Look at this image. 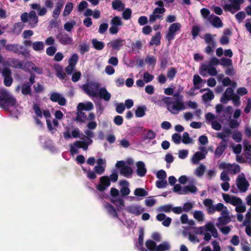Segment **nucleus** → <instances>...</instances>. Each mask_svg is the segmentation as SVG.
<instances>
[{
  "mask_svg": "<svg viewBox=\"0 0 251 251\" xmlns=\"http://www.w3.org/2000/svg\"><path fill=\"white\" fill-rule=\"evenodd\" d=\"M125 43V41L124 40L116 39L110 42L108 44V46L111 47L113 50H119Z\"/></svg>",
  "mask_w": 251,
  "mask_h": 251,
  "instance_id": "21",
  "label": "nucleus"
},
{
  "mask_svg": "<svg viewBox=\"0 0 251 251\" xmlns=\"http://www.w3.org/2000/svg\"><path fill=\"white\" fill-rule=\"evenodd\" d=\"M63 5V3L58 2L56 3L54 10L52 13V16L55 18L57 19L59 17L61 9Z\"/></svg>",
  "mask_w": 251,
  "mask_h": 251,
  "instance_id": "42",
  "label": "nucleus"
},
{
  "mask_svg": "<svg viewBox=\"0 0 251 251\" xmlns=\"http://www.w3.org/2000/svg\"><path fill=\"white\" fill-rule=\"evenodd\" d=\"M16 103V99L10 92L5 90L0 91V106L8 109L10 107L15 106Z\"/></svg>",
  "mask_w": 251,
  "mask_h": 251,
  "instance_id": "3",
  "label": "nucleus"
},
{
  "mask_svg": "<svg viewBox=\"0 0 251 251\" xmlns=\"http://www.w3.org/2000/svg\"><path fill=\"white\" fill-rule=\"evenodd\" d=\"M156 219L159 221H162V225L166 227L170 226L172 219L169 217H167L164 214L160 213L157 215Z\"/></svg>",
  "mask_w": 251,
  "mask_h": 251,
  "instance_id": "28",
  "label": "nucleus"
},
{
  "mask_svg": "<svg viewBox=\"0 0 251 251\" xmlns=\"http://www.w3.org/2000/svg\"><path fill=\"white\" fill-rule=\"evenodd\" d=\"M251 221L249 220H244L243 225L246 226L245 232L247 235L251 237Z\"/></svg>",
  "mask_w": 251,
  "mask_h": 251,
  "instance_id": "48",
  "label": "nucleus"
},
{
  "mask_svg": "<svg viewBox=\"0 0 251 251\" xmlns=\"http://www.w3.org/2000/svg\"><path fill=\"white\" fill-rule=\"evenodd\" d=\"M137 174L140 176H144L147 172V169L145 163L142 161H138L136 163Z\"/></svg>",
  "mask_w": 251,
  "mask_h": 251,
  "instance_id": "29",
  "label": "nucleus"
},
{
  "mask_svg": "<svg viewBox=\"0 0 251 251\" xmlns=\"http://www.w3.org/2000/svg\"><path fill=\"white\" fill-rule=\"evenodd\" d=\"M120 185L122 186L120 189V193L122 196H127L130 192V190L128 188L129 183L126 180H123L120 182Z\"/></svg>",
  "mask_w": 251,
  "mask_h": 251,
  "instance_id": "30",
  "label": "nucleus"
},
{
  "mask_svg": "<svg viewBox=\"0 0 251 251\" xmlns=\"http://www.w3.org/2000/svg\"><path fill=\"white\" fill-rule=\"evenodd\" d=\"M167 185L166 179H159L156 182V186L158 188H165Z\"/></svg>",
  "mask_w": 251,
  "mask_h": 251,
  "instance_id": "59",
  "label": "nucleus"
},
{
  "mask_svg": "<svg viewBox=\"0 0 251 251\" xmlns=\"http://www.w3.org/2000/svg\"><path fill=\"white\" fill-rule=\"evenodd\" d=\"M29 24L31 27L36 26L38 22V19L34 11H31L29 13Z\"/></svg>",
  "mask_w": 251,
  "mask_h": 251,
  "instance_id": "31",
  "label": "nucleus"
},
{
  "mask_svg": "<svg viewBox=\"0 0 251 251\" xmlns=\"http://www.w3.org/2000/svg\"><path fill=\"white\" fill-rule=\"evenodd\" d=\"M92 42L94 47L97 50H100L104 47L103 43L101 41H99L97 39H93Z\"/></svg>",
  "mask_w": 251,
  "mask_h": 251,
  "instance_id": "57",
  "label": "nucleus"
},
{
  "mask_svg": "<svg viewBox=\"0 0 251 251\" xmlns=\"http://www.w3.org/2000/svg\"><path fill=\"white\" fill-rule=\"evenodd\" d=\"M126 210L128 213L135 215H139L144 211L143 207L136 204H132L127 206Z\"/></svg>",
  "mask_w": 251,
  "mask_h": 251,
  "instance_id": "19",
  "label": "nucleus"
},
{
  "mask_svg": "<svg viewBox=\"0 0 251 251\" xmlns=\"http://www.w3.org/2000/svg\"><path fill=\"white\" fill-rule=\"evenodd\" d=\"M207 91V92L204 94L202 96V99L204 101H209L213 100L214 98V95L213 92L209 89H203L201 90V92L203 91Z\"/></svg>",
  "mask_w": 251,
  "mask_h": 251,
  "instance_id": "36",
  "label": "nucleus"
},
{
  "mask_svg": "<svg viewBox=\"0 0 251 251\" xmlns=\"http://www.w3.org/2000/svg\"><path fill=\"white\" fill-rule=\"evenodd\" d=\"M104 207L110 215L113 217H117V213L114 207L111 204L105 203Z\"/></svg>",
  "mask_w": 251,
  "mask_h": 251,
  "instance_id": "37",
  "label": "nucleus"
},
{
  "mask_svg": "<svg viewBox=\"0 0 251 251\" xmlns=\"http://www.w3.org/2000/svg\"><path fill=\"white\" fill-rule=\"evenodd\" d=\"M74 4L72 2H68L65 7L63 12V16L64 17L68 16L72 11Z\"/></svg>",
  "mask_w": 251,
  "mask_h": 251,
  "instance_id": "47",
  "label": "nucleus"
},
{
  "mask_svg": "<svg viewBox=\"0 0 251 251\" xmlns=\"http://www.w3.org/2000/svg\"><path fill=\"white\" fill-rule=\"evenodd\" d=\"M193 216L195 220L200 223H203L205 220V216L202 211H195L194 212Z\"/></svg>",
  "mask_w": 251,
  "mask_h": 251,
  "instance_id": "38",
  "label": "nucleus"
},
{
  "mask_svg": "<svg viewBox=\"0 0 251 251\" xmlns=\"http://www.w3.org/2000/svg\"><path fill=\"white\" fill-rule=\"evenodd\" d=\"M206 166L203 164H201L194 171V174L197 176L201 177L204 174L206 170Z\"/></svg>",
  "mask_w": 251,
  "mask_h": 251,
  "instance_id": "35",
  "label": "nucleus"
},
{
  "mask_svg": "<svg viewBox=\"0 0 251 251\" xmlns=\"http://www.w3.org/2000/svg\"><path fill=\"white\" fill-rule=\"evenodd\" d=\"M230 134L229 129L222 132H219L217 134V137L222 140H227L226 138L228 137Z\"/></svg>",
  "mask_w": 251,
  "mask_h": 251,
  "instance_id": "62",
  "label": "nucleus"
},
{
  "mask_svg": "<svg viewBox=\"0 0 251 251\" xmlns=\"http://www.w3.org/2000/svg\"><path fill=\"white\" fill-rule=\"evenodd\" d=\"M236 185L242 192H245L247 190L250 184L243 173L238 176L236 179Z\"/></svg>",
  "mask_w": 251,
  "mask_h": 251,
  "instance_id": "7",
  "label": "nucleus"
},
{
  "mask_svg": "<svg viewBox=\"0 0 251 251\" xmlns=\"http://www.w3.org/2000/svg\"><path fill=\"white\" fill-rule=\"evenodd\" d=\"M25 66H27L26 71L29 73H31L33 71L39 75L42 74L43 73V68L36 67L35 65L31 61L25 62Z\"/></svg>",
  "mask_w": 251,
  "mask_h": 251,
  "instance_id": "17",
  "label": "nucleus"
},
{
  "mask_svg": "<svg viewBox=\"0 0 251 251\" xmlns=\"http://www.w3.org/2000/svg\"><path fill=\"white\" fill-rule=\"evenodd\" d=\"M32 47L34 50L42 52L44 49V44L42 41H36L32 43Z\"/></svg>",
  "mask_w": 251,
  "mask_h": 251,
  "instance_id": "40",
  "label": "nucleus"
},
{
  "mask_svg": "<svg viewBox=\"0 0 251 251\" xmlns=\"http://www.w3.org/2000/svg\"><path fill=\"white\" fill-rule=\"evenodd\" d=\"M100 86V85L98 82L90 81L83 85L82 89L89 96L93 98L98 96Z\"/></svg>",
  "mask_w": 251,
  "mask_h": 251,
  "instance_id": "4",
  "label": "nucleus"
},
{
  "mask_svg": "<svg viewBox=\"0 0 251 251\" xmlns=\"http://www.w3.org/2000/svg\"><path fill=\"white\" fill-rule=\"evenodd\" d=\"M162 102L166 105L167 109L173 114H177L186 109L185 103L182 100V97L173 100L170 97H164Z\"/></svg>",
  "mask_w": 251,
  "mask_h": 251,
  "instance_id": "1",
  "label": "nucleus"
},
{
  "mask_svg": "<svg viewBox=\"0 0 251 251\" xmlns=\"http://www.w3.org/2000/svg\"><path fill=\"white\" fill-rule=\"evenodd\" d=\"M44 117L46 119V122L48 128L49 130L51 132L54 133L56 131V128L53 126V124L52 125L51 121L50 120V118L51 117V114L49 110H44L43 111Z\"/></svg>",
  "mask_w": 251,
  "mask_h": 251,
  "instance_id": "22",
  "label": "nucleus"
},
{
  "mask_svg": "<svg viewBox=\"0 0 251 251\" xmlns=\"http://www.w3.org/2000/svg\"><path fill=\"white\" fill-rule=\"evenodd\" d=\"M33 109L34 112L36 115V116L34 117V120L36 124L40 126V127L43 126V123L41 121L42 119L43 116H44L43 111L44 110H47V109L41 110L37 103H34L33 106Z\"/></svg>",
  "mask_w": 251,
  "mask_h": 251,
  "instance_id": "13",
  "label": "nucleus"
},
{
  "mask_svg": "<svg viewBox=\"0 0 251 251\" xmlns=\"http://www.w3.org/2000/svg\"><path fill=\"white\" fill-rule=\"evenodd\" d=\"M180 220L183 224H189L190 225H194V223L193 221H189L188 216L187 214H182L180 217Z\"/></svg>",
  "mask_w": 251,
  "mask_h": 251,
  "instance_id": "60",
  "label": "nucleus"
},
{
  "mask_svg": "<svg viewBox=\"0 0 251 251\" xmlns=\"http://www.w3.org/2000/svg\"><path fill=\"white\" fill-rule=\"evenodd\" d=\"M245 154L246 157L251 159V145L249 144H245Z\"/></svg>",
  "mask_w": 251,
  "mask_h": 251,
  "instance_id": "64",
  "label": "nucleus"
},
{
  "mask_svg": "<svg viewBox=\"0 0 251 251\" xmlns=\"http://www.w3.org/2000/svg\"><path fill=\"white\" fill-rule=\"evenodd\" d=\"M111 201L117 206L118 210H121L125 207L124 200L121 198L111 199Z\"/></svg>",
  "mask_w": 251,
  "mask_h": 251,
  "instance_id": "45",
  "label": "nucleus"
},
{
  "mask_svg": "<svg viewBox=\"0 0 251 251\" xmlns=\"http://www.w3.org/2000/svg\"><path fill=\"white\" fill-rule=\"evenodd\" d=\"M218 166L220 169L226 170L230 174H237L240 171V166L237 164H230L222 162Z\"/></svg>",
  "mask_w": 251,
  "mask_h": 251,
  "instance_id": "11",
  "label": "nucleus"
},
{
  "mask_svg": "<svg viewBox=\"0 0 251 251\" xmlns=\"http://www.w3.org/2000/svg\"><path fill=\"white\" fill-rule=\"evenodd\" d=\"M154 78L153 75L150 74L148 72H145L143 75V80L145 83H149Z\"/></svg>",
  "mask_w": 251,
  "mask_h": 251,
  "instance_id": "63",
  "label": "nucleus"
},
{
  "mask_svg": "<svg viewBox=\"0 0 251 251\" xmlns=\"http://www.w3.org/2000/svg\"><path fill=\"white\" fill-rule=\"evenodd\" d=\"M182 142L185 144H193V140L190 137L187 132H184L183 134Z\"/></svg>",
  "mask_w": 251,
  "mask_h": 251,
  "instance_id": "54",
  "label": "nucleus"
},
{
  "mask_svg": "<svg viewBox=\"0 0 251 251\" xmlns=\"http://www.w3.org/2000/svg\"><path fill=\"white\" fill-rule=\"evenodd\" d=\"M5 49L7 50L18 53L23 49V47L17 44H9L5 46Z\"/></svg>",
  "mask_w": 251,
  "mask_h": 251,
  "instance_id": "39",
  "label": "nucleus"
},
{
  "mask_svg": "<svg viewBox=\"0 0 251 251\" xmlns=\"http://www.w3.org/2000/svg\"><path fill=\"white\" fill-rule=\"evenodd\" d=\"M195 233L203 236V239L206 241H209L211 237L217 238L218 233L213 223L211 222L207 223L204 226L200 227H194Z\"/></svg>",
  "mask_w": 251,
  "mask_h": 251,
  "instance_id": "2",
  "label": "nucleus"
},
{
  "mask_svg": "<svg viewBox=\"0 0 251 251\" xmlns=\"http://www.w3.org/2000/svg\"><path fill=\"white\" fill-rule=\"evenodd\" d=\"M32 9L37 10L39 16H44L47 13V9L45 7H41L40 4L38 3H32L30 4Z\"/></svg>",
  "mask_w": 251,
  "mask_h": 251,
  "instance_id": "34",
  "label": "nucleus"
},
{
  "mask_svg": "<svg viewBox=\"0 0 251 251\" xmlns=\"http://www.w3.org/2000/svg\"><path fill=\"white\" fill-rule=\"evenodd\" d=\"M110 185L108 176H104L100 177L99 183L96 185V189L100 191L105 190Z\"/></svg>",
  "mask_w": 251,
  "mask_h": 251,
  "instance_id": "15",
  "label": "nucleus"
},
{
  "mask_svg": "<svg viewBox=\"0 0 251 251\" xmlns=\"http://www.w3.org/2000/svg\"><path fill=\"white\" fill-rule=\"evenodd\" d=\"M155 136V133L151 130H149L147 131V132H145L144 133V139L151 140L154 139Z\"/></svg>",
  "mask_w": 251,
  "mask_h": 251,
  "instance_id": "56",
  "label": "nucleus"
},
{
  "mask_svg": "<svg viewBox=\"0 0 251 251\" xmlns=\"http://www.w3.org/2000/svg\"><path fill=\"white\" fill-rule=\"evenodd\" d=\"M170 249V245L168 242H164L157 246L156 251H165Z\"/></svg>",
  "mask_w": 251,
  "mask_h": 251,
  "instance_id": "49",
  "label": "nucleus"
},
{
  "mask_svg": "<svg viewBox=\"0 0 251 251\" xmlns=\"http://www.w3.org/2000/svg\"><path fill=\"white\" fill-rule=\"evenodd\" d=\"M161 34L159 32L156 33V34L151 38L150 44L152 45H158L160 43Z\"/></svg>",
  "mask_w": 251,
  "mask_h": 251,
  "instance_id": "46",
  "label": "nucleus"
},
{
  "mask_svg": "<svg viewBox=\"0 0 251 251\" xmlns=\"http://www.w3.org/2000/svg\"><path fill=\"white\" fill-rule=\"evenodd\" d=\"M146 107L145 106H139L136 109L135 114L137 117H142L145 114Z\"/></svg>",
  "mask_w": 251,
  "mask_h": 251,
  "instance_id": "50",
  "label": "nucleus"
},
{
  "mask_svg": "<svg viewBox=\"0 0 251 251\" xmlns=\"http://www.w3.org/2000/svg\"><path fill=\"white\" fill-rule=\"evenodd\" d=\"M181 28V25L179 23H173L170 25L165 35V38L169 44L175 39L176 35L180 31Z\"/></svg>",
  "mask_w": 251,
  "mask_h": 251,
  "instance_id": "5",
  "label": "nucleus"
},
{
  "mask_svg": "<svg viewBox=\"0 0 251 251\" xmlns=\"http://www.w3.org/2000/svg\"><path fill=\"white\" fill-rule=\"evenodd\" d=\"M58 38L59 42L63 45H69L73 43V39L67 34H61Z\"/></svg>",
  "mask_w": 251,
  "mask_h": 251,
  "instance_id": "32",
  "label": "nucleus"
},
{
  "mask_svg": "<svg viewBox=\"0 0 251 251\" xmlns=\"http://www.w3.org/2000/svg\"><path fill=\"white\" fill-rule=\"evenodd\" d=\"M134 194L136 197H145L148 195V192L143 188H137L134 191Z\"/></svg>",
  "mask_w": 251,
  "mask_h": 251,
  "instance_id": "51",
  "label": "nucleus"
},
{
  "mask_svg": "<svg viewBox=\"0 0 251 251\" xmlns=\"http://www.w3.org/2000/svg\"><path fill=\"white\" fill-rule=\"evenodd\" d=\"M147 249L150 251H156V245L155 243L151 240H148L146 243Z\"/></svg>",
  "mask_w": 251,
  "mask_h": 251,
  "instance_id": "55",
  "label": "nucleus"
},
{
  "mask_svg": "<svg viewBox=\"0 0 251 251\" xmlns=\"http://www.w3.org/2000/svg\"><path fill=\"white\" fill-rule=\"evenodd\" d=\"M173 191L180 195H185L186 191L184 187H182L180 184H176L173 188Z\"/></svg>",
  "mask_w": 251,
  "mask_h": 251,
  "instance_id": "52",
  "label": "nucleus"
},
{
  "mask_svg": "<svg viewBox=\"0 0 251 251\" xmlns=\"http://www.w3.org/2000/svg\"><path fill=\"white\" fill-rule=\"evenodd\" d=\"M205 153H202L201 152H196L191 158V162L194 165L199 164L200 161L204 159L205 158Z\"/></svg>",
  "mask_w": 251,
  "mask_h": 251,
  "instance_id": "27",
  "label": "nucleus"
},
{
  "mask_svg": "<svg viewBox=\"0 0 251 251\" xmlns=\"http://www.w3.org/2000/svg\"><path fill=\"white\" fill-rule=\"evenodd\" d=\"M223 85L225 86H227L231 85L233 88L236 87V84L235 82H231V80L228 77H225L221 81Z\"/></svg>",
  "mask_w": 251,
  "mask_h": 251,
  "instance_id": "58",
  "label": "nucleus"
},
{
  "mask_svg": "<svg viewBox=\"0 0 251 251\" xmlns=\"http://www.w3.org/2000/svg\"><path fill=\"white\" fill-rule=\"evenodd\" d=\"M231 217L229 214V212L228 209L224 210L221 213V216L218 219V223L216 226L219 227L220 226H223L229 223L231 221Z\"/></svg>",
  "mask_w": 251,
  "mask_h": 251,
  "instance_id": "12",
  "label": "nucleus"
},
{
  "mask_svg": "<svg viewBox=\"0 0 251 251\" xmlns=\"http://www.w3.org/2000/svg\"><path fill=\"white\" fill-rule=\"evenodd\" d=\"M223 198L226 203H230L234 206H236L240 204L242 201L240 198L232 196H230L226 194H223Z\"/></svg>",
  "mask_w": 251,
  "mask_h": 251,
  "instance_id": "18",
  "label": "nucleus"
},
{
  "mask_svg": "<svg viewBox=\"0 0 251 251\" xmlns=\"http://www.w3.org/2000/svg\"><path fill=\"white\" fill-rule=\"evenodd\" d=\"M193 232H189L188 233V239L192 243H199L200 241L198 237V235H199V234L195 233V230L193 228Z\"/></svg>",
  "mask_w": 251,
  "mask_h": 251,
  "instance_id": "43",
  "label": "nucleus"
},
{
  "mask_svg": "<svg viewBox=\"0 0 251 251\" xmlns=\"http://www.w3.org/2000/svg\"><path fill=\"white\" fill-rule=\"evenodd\" d=\"M206 123L210 124L212 128L216 130H220L222 128V125L217 121V117L211 113H208L205 115Z\"/></svg>",
  "mask_w": 251,
  "mask_h": 251,
  "instance_id": "10",
  "label": "nucleus"
},
{
  "mask_svg": "<svg viewBox=\"0 0 251 251\" xmlns=\"http://www.w3.org/2000/svg\"><path fill=\"white\" fill-rule=\"evenodd\" d=\"M94 108V105L92 102L90 101H86L84 102L79 103L77 106V109L78 111L85 110L90 111Z\"/></svg>",
  "mask_w": 251,
  "mask_h": 251,
  "instance_id": "24",
  "label": "nucleus"
},
{
  "mask_svg": "<svg viewBox=\"0 0 251 251\" xmlns=\"http://www.w3.org/2000/svg\"><path fill=\"white\" fill-rule=\"evenodd\" d=\"M233 90L231 88H228L226 89L221 99V101L223 103H227L234 97Z\"/></svg>",
  "mask_w": 251,
  "mask_h": 251,
  "instance_id": "20",
  "label": "nucleus"
},
{
  "mask_svg": "<svg viewBox=\"0 0 251 251\" xmlns=\"http://www.w3.org/2000/svg\"><path fill=\"white\" fill-rule=\"evenodd\" d=\"M116 167L119 169L120 174L125 177H129L132 173V170L131 167L126 165L124 161H118L116 164Z\"/></svg>",
  "mask_w": 251,
  "mask_h": 251,
  "instance_id": "9",
  "label": "nucleus"
},
{
  "mask_svg": "<svg viewBox=\"0 0 251 251\" xmlns=\"http://www.w3.org/2000/svg\"><path fill=\"white\" fill-rule=\"evenodd\" d=\"M98 96H99L105 101H108L110 100L111 95L105 87H102L100 89Z\"/></svg>",
  "mask_w": 251,
  "mask_h": 251,
  "instance_id": "26",
  "label": "nucleus"
},
{
  "mask_svg": "<svg viewBox=\"0 0 251 251\" xmlns=\"http://www.w3.org/2000/svg\"><path fill=\"white\" fill-rule=\"evenodd\" d=\"M14 67L16 68L22 69L26 71V67L25 66V63L23 64L18 60H14L13 62Z\"/></svg>",
  "mask_w": 251,
  "mask_h": 251,
  "instance_id": "53",
  "label": "nucleus"
},
{
  "mask_svg": "<svg viewBox=\"0 0 251 251\" xmlns=\"http://www.w3.org/2000/svg\"><path fill=\"white\" fill-rule=\"evenodd\" d=\"M208 21L215 27L219 28L223 26V23L220 18L214 15L209 16Z\"/></svg>",
  "mask_w": 251,
  "mask_h": 251,
  "instance_id": "23",
  "label": "nucleus"
},
{
  "mask_svg": "<svg viewBox=\"0 0 251 251\" xmlns=\"http://www.w3.org/2000/svg\"><path fill=\"white\" fill-rule=\"evenodd\" d=\"M215 35H212L210 34H206L204 36V39L205 42L209 45H211L214 48L216 46V43L213 39V37Z\"/></svg>",
  "mask_w": 251,
  "mask_h": 251,
  "instance_id": "41",
  "label": "nucleus"
},
{
  "mask_svg": "<svg viewBox=\"0 0 251 251\" xmlns=\"http://www.w3.org/2000/svg\"><path fill=\"white\" fill-rule=\"evenodd\" d=\"M165 11V8H155L150 16V23H153L158 19H162L163 14Z\"/></svg>",
  "mask_w": 251,
  "mask_h": 251,
  "instance_id": "14",
  "label": "nucleus"
},
{
  "mask_svg": "<svg viewBox=\"0 0 251 251\" xmlns=\"http://www.w3.org/2000/svg\"><path fill=\"white\" fill-rule=\"evenodd\" d=\"M21 88L23 95L25 96L31 95V84L29 83L23 84L21 87L18 86L16 88L17 92H19Z\"/></svg>",
  "mask_w": 251,
  "mask_h": 251,
  "instance_id": "25",
  "label": "nucleus"
},
{
  "mask_svg": "<svg viewBox=\"0 0 251 251\" xmlns=\"http://www.w3.org/2000/svg\"><path fill=\"white\" fill-rule=\"evenodd\" d=\"M202 82V79L198 75H195L193 78V83L196 87L199 88L201 86V84Z\"/></svg>",
  "mask_w": 251,
  "mask_h": 251,
  "instance_id": "61",
  "label": "nucleus"
},
{
  "mask_svg": "<svg viewBox=\"0 0 251 251\" xmlns=\"http://www.w3.org/2000/svg\"><path fill=\"white\" fill-rule=\"evenodd\" d=\"M200 74L203 76H207V73L211 76H216L218 72L215 67L211 64H202L200 67Z\"/></svg>",
  "mask_w": 251,
  "mask_h": 251,
  "instance_id": "8",
  "label": "nucleus"
},
{
  "mask_svg": "<svg viewBox=\"0 0 251 251\" xmlns=\"http://www.w3.org/2000/svg\"><path fill=\"white\" fill-rule=\"evenodd\" d=\"M112 7L115 10L121 11L124 8V4L120 0H115L112 2Z\"/></svg>",
  "mask_w": 251,
  "mask_h": 251,
  "instance_id": "44",
  "label": "nucleus"
},
{
  "mask_svg": "<svg viewBox=\"0 0 251 251\" xmlns=\"http://www.w3.org/2000/svg\"><path fill=\"white\" fill-rule=\"evenodd\" d=\"M50 99L52 101L57 102L59 105L64 106L66 104V100L65 98L58 93H52L50 95Z\"/></svg>",
  "mask_w": 251,
  "mask_h": 251,
  "instance_id": "16",
  "label": "nucleus"
},
{
  "mask_svg": "<svg viewBox=\"0 0 251 251\" xmlns=\"http://www.w3.org/2000/svg\"><path fill=\"white\" fill-rule=\"evenodd\" d=\"M92 143V140L91 139H88L87 140L83 141H77L75 142V145L77 147V148H82L84 150H87L88 149V146L91 144Z\"/></svg>",
  "mask_w": 251,
  "mask_h": 251,
  "instance_id": "33",
  "label": "nucleus"
},
{
  "mask_svg": "<svg viewBox=\"0 0 251 251\" xmlns=\"http://www.w3.org/2000/svg\"><path fill=\"white\" fill-rule=\"evenodd\" d=\"M229 3H225L223 8L232 13H234L240 9V5L244 2V0H229Z\"/></svg>",
  "mask_w": 251,
  "mask_h": 251,
  "instance_id": "6",
  "label": "nucleus"
}]
</instances>
